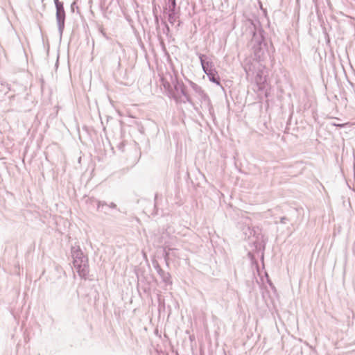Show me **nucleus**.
I'll list each match as a JSON object with an SVG mask.
<instances>
[{
	"label": "nucleus",
	"instance_id": "obj_25",
	"mask_svg": "<svg viewBox=\"0 0 355 355\" xmlns=\"http://www.w3.org/2000/svg\"><path fill=\"white\" fill-rule=\"evenodd\" d=\"M258 3H259V6L260 10H263L264 8H263V5H262L261 1H259Z\"/></svg>",
	"mask_w": 355,
	"mask_h": 355
},
{
	"label": "nucleus",
	"instance_id": "obj_28",
	"mask_svg": "<svg viewBox=\"0 0 355 355\" xmlns=\"http://www.w3.org/2000/svg\"><path fill=\"white\" fill-rule=\"evenodd\" d=\"M58 65V60H57L56 63H55V67H57Z\"/></svg>",
	"mask_w": 355,
	"mask_h": 355
},
{
	"label": "nucleus",
	"instance_id": "obj_11",
	"mask_svg": "<svg viewBox=\"0 0 355 355\" xmlns=\"http://www.w3.org/2000/svg\"><path fill=\"white\" fill-rule=\"evenodd\" d=\"M249 37L248 43H252L257 41H261L263 40L268 39V33L265 31L263 27H261L257 30L246 33Z\"/></svg>",
	"mask_w": 355,
	"mask_h": 355
},
{
	"label": "nucleus",
	"instance_id": "obj_17",
	"mask_svg": "<svg viewBox=\"0 0 355 355\" xmlns=\"http://www.w3.org/2000/svg\"><path fill=\"white\" fill-rule=\"evenodd\" d=\"M153 17H154V21H155V24L156 31L157 33L158 32L161 33V31H160V26H162L161 25V19H165V17H162L159 15H153Z\"/></svg>",
	"mask_w": 355,
	"mask_h": 355
},
{
	"label": "nucleus",
	"instance_id": "obj_14",
	"mask_svg": "<svg viewBox=\"0 0 355 355\" xmlns=\"http://www.w3.org/2000/svg\"><path fill=\"white\" fill-rule=\"evenodd\" d=\"M161 25L162 26V33L166 35L168 42L171 40H174V38H173L172 34L171 33L170 27L167 24L166 19H161Z\"/></svg>",
	"mask_w": 355,
	"mask_h": 355
},
{
	"label": "nucleus",
	"instance_id": "obj_15",
	"mask_svg": "<svg viewBox=\"0 0 355 355\" xmlns=\"http://www.w3.org/2000/svg\"><path fill=\"white\" fill-rule=\"evenodd\" d=\"M92 200L96 203L97 206V210L98 211L107 213V211L109 210L108 204L105 201H99L95 199H92Z\"/></svg>",
	"mask_w": 355,
	"mask_h": 355
},
{
	"label": "nucleus",
	"instance_id": "obj_3",
	"mask_svg": "<svg viewBox=\"0 0 355 355\" xmlns=\"http://www.w3.org/2000/svg\"><path fill=\"white\" fill-rule=\"evenodd\" d=\"M162 13L167 17L168 23L174 26L180 16V8L177 6L176 0H165Z\"/></svg>",
	"mask_w": 355,
	"mask_h": 355
},
{
	"label": "nucleus",
	"instance_id": "obj_4",
	"mask_svg": "<svg viewBox=\"0 0 355 355\" xmlns=\"http://www.w3.org/2000/svg\"><path fill=\"white\" fill-rule=\"evenodd\" d=\"M170 76L173 90L174 91V92H175V94L180 95L182 101H185V103L187 102L191 105L194 107V103L187 92V86L181 80H179L177 74L175 73L174 76H173L172 75H171Z\"/></svg>",
	"mask_w": 355,
	"mask_h": 355
},
{
	"label": "nucleus",
	"instance_id": "obj_27",
	"mask_svg": "<svg viewBox=\"0 0 355 355\" xmlns=\"http://www.w3.org/2000/svg\"><path fill=\"white\" fill-rule=\"evenodd\" d=\"M285 219V217H282L281 218V220H280V222H284V220Z\"/></svg>",
	"mask_w": 355,
	"mask_h": 355
},
{
	"label": "nucleus",
	"instance_id": "obj_16",
	"mask_svg": "<svg viewBox=\"0 0 355 355\" xmlns=\"http://www.w3.org/2000/svg\"><path fill=\"white\" fill-rule=\"evenodd\" d=\"M157 39H158V41H159V45H160V47L162 49V51L165 53V54H167L168 55V53L167 51V49H166V44H165V42H164V40L162 37V36L161 35V33L158 32L157 33Z\"/></svg>",
	"mask_w": 355,
	"mask_h": 355
},
{
	"label": "nucleus",
	"instance_id": "obj_22",
	"mask_svg": "<svg viewBox=\"0 0 355 355\" xmlns=\"http://www.w3.org/2000/svg\"><path fill=\"white\" fill-rule=\"evenodd\" d=\"M124 147H125V144H123V142H121L118 145L119 149L121 150V151L124 150Z\"/></svg>",
	"mask_w": 355,
	"mask_h": 355
},
{
	"label": "nucleus",
	"instance_id": "obj_12",
	"mask_svg": "<svg viewBox=\"0 0 355 355\" xmlns=\"http://www.w3.org/2000/svg\"><path fill=\"white\" fill-rule=\"evenodd\" d=\"M196 54L200 60V62L204 73L206 72L207 69L210 70L215 67L214 62L207 55L200 52H196Z\"/></svg>",
	"mask_w": 355,
	"mask_h": 355
},
{
	"label": "nucleus",
	"instance_id": "obj_24",
	"mask_svg": "<svg viewBox=\"0 0 355 355\" xmlns=\"http://www.w3.org/2000/svg\"><path fill=\"white\" fill-rule=\"evenodd\" d=\"M177 21H178V23H177V24L175 25V28H176L177 29H179V28L180 27V26H181V24H182V22L180 19H178Z\"/></svg>",
	"mask_w": 355,
	"mask_h": 355
},
{
	"label": "nucleus",
	"instance_id": "obj_18",
	"mask_svg": "<svg viewBox=\"0 0 355 355\" xmlns=\"http://www.w3.org/2000/svg\"><path fill=\"white\" fill-rule=\"evenodd\" d=\"M96 27L98 28V33H101L106 40H110L111 39L110 37L108 36V35L105 33V28H103V25L97 24Z\"/></svg>",
	"mask_w": 355,
	"mask_h": 355
},
{
	"label": "nucleus",
	"instance_id": "obj_21",
	"mask_svg": "<svg viewBox=\"0 0 355 355\" xmlns=\"http://www.w3.org/2000/svg\"><path fill=\"white\" fill-rule=\"evenodd\" d=\"M108 207H109V209H116V205L114 203V202H110V204H108Z\"/></svg>",
	"mask_w": 355,
	"mask_h": 355
},
{
	"label": "nucleus",
	"instance_id": "obj_10",
	"mask_svg": "<svg viewBox=\"0 0 355 355\" xmlns=\"http://www.w3.org/2000/svg\"><path fill=\"white\" fill-rule=\"evenodd\" d=\"M73 266L80 276L85 277L87 275L88 261L87 258L84 257H76L73 261Z\"/></svg>",
	"mask_w": 355,
	"mask_h": 355
},
{
	"label": "nucleus",
	"instance_id": "obj_8",
	"mask_svg": "<svg viewBox=\"0 0 355 355\" xmlns=\"http://www.w3.org/2000/svg\"><path fill=\"white\" fill-rule=\"evenodd\" d=\"M160 82L162 85L164 89L165 94L171 99H173L176 103H185V101H182L181 99V96L179 94H175V92L173 90L172 83L166 80L164 78H160Z\"/></svg>",
	"mask_w": 355,
	"mask_h": 355
},
{
	"label": "nucleus",
	"instance_id": "obj_7",
	"mask_svg": "<svg viewBox=\"0 0 355 355\" xmlns=\"http://www.w3.org/2000/svg\"><path fill=\"white\" fill-rule=\"evenodd\" d=\"M244 22L246 33H250L263 27L259 17L255 14H252L245 17Z\"/></svg>",
	"mask_w": 355,
	"mask_h": 355
},
{
	"label": "nucleus",
	"instance_id": "obj_2",
	"mask_svg": "<svg viewBox=\"0 0 355 355\" xmlns=\"http://www.w3.org/2000/svg\"><path fill=\"white\" fill-rule=\"evenodd\" d=\"M185 79L188 82L189 85L192 88V89L194 91V92L198 95V99L202 103V107H204L206 110H208L209 114L214 120L216 119L214 110L207 94L202 89V88L200 85H197L192 80H190L187 78Z\"/></svg>",
	"mask_w": 355,
	"mask_h": 355
},
{
	"label": "nucleus",
	"instance_id": "obj_20",
	"mask_svg": "<svg viewBox=\"0 0 355 355\" xmlns=\"http://www.w3.org/2000/svg\"><path fill=\"white\" fill-rule=\"evenodd\" d=\"M70 9H71V12H74L75 10H77V12H79L78 6L76 1L72 2V3L71 4V6H70Z\"/></svg>",
	"mask_w": 355,
	"mask_h": 355
},
{
	"label": "nucleus",
	"instance_id": "obj_1",
	"mask_svg": "<svg viewBox=\"0 0 355 355\" xmlns=\"http://www.w3.org/2000/svg\"><path fill=\"white\" fill-rule=\"evenodd\" d=\"M269 45L272 49V53L275 52V47L270 38L248 43V47L251 51L254 60L258 62L263 61L267 54L270 55Z\"/></svg>",
	"mask_w": 355,
	"mask_h": 355
},
{
	"label": "nucleus",
	"instance_id": "obj_13",
	"mask_svg": "<svg viewBox=\"0 0 355 355\" xmlns=\"http://www.w3.org/2000/svg\"><path fill=\"white\" fill-rule=\"evenodd\" d=\"M205 73L207 76L210 82L220 85L223 92H225L224 87L220 85V78L215 67L210 70L207 69Z\"/></svg>",
	"mask_w": 355,
	"mask_h": 355
},
{
	"label": "nucleus",
	"instance_id": "obj_9",
	"mask_svg": "<svg viewBox=\"0 0 355 355\" xmlns=\"http://www.w3.org/2000/svg\"><path fill=\"white\" fill-rule=\"evenodd\" d=\"M160 82L162 85L164 89L165 94L171 99H173L176 103H185V101H182L181 99V96L179 94H175V92L173 90L172 83L166 80L164 78H160Z\"/></svg>",
	"mask_w": 355,
	"mask_h": 355
},
{
	"label": "nucleus",
	"instance_id": "obj_29",
	"mask_svg": "<svg viewBox=\"0 0 355 355\" xmlns=\"http://www.w3.org/2000/svg\"><path fill=\"white\" fill-rule=\"evenodd\" d=\"M313 2H315V1H317V0H313Z\"/></svg>",
	"mask_w": 355,
	"mask_h": 355
},
{
	"label": "nucleus",
	"instance_id": "obj_26",
	"mask_svg": "<svg viewBox=\"0 0 355 355\" xmlns=\"http://www.w3.org/2000/svg\"><path fill=\"white\" fill-rule=\"evenodd\" d=\"M263 13V15L265 17H267V10L266 8L263 9V10H262Z\"/></svg>",
	"mask_w": 355,
	"mask_h": 355
},
{
	"label": "nucleus",
	"instance_id": "obj_6",
	"mask_svg": "<svg viewBox=\"0 0 355 355\" xmlns=\"http://www.w3.org/2000/svg\"><path fill=\"white\" fill-rule=\"evenodd\" d=\"M55 7V19L58 25V30L60 37H62L66 20V12L64 8V3L60 0H53Z\"/></svg>",
	"mask_w": 355,
	"mask_h": 355
},
{
	"label": "nucleus",
	"instance_id": "obj_19",
	"mask_svg": "<svg viewBox=\"0 0 355 355\" xmlns=\"http://www.w3.org/2000/svg\"><path fill=\"white\" fill-rule=\"evenodd\" d=\"M158 9H160L159 5H157L153 2V15H159L158 14Z\"/></svg>",
	"mask_w": 355,
	"mask_h": 355
},
{
	"label": "nucleus",
	"instance_id": "obj_23",
	"mask_svg": "<svg viewBox=\"0 0 355 355\" xmlns=\"http://www.w3.org/2000/svg\"><path fill=\"white\" fill-rule=\"evenodd\" d=\"M332 125H334L336 127H338V128H340L345 127V124L344 123H332Z\"/></svg>",
	"mask_w": 355,
	"mask_h": 355
},
{
	"label": "nucleus",
	"instance_id": "obj_5",
	"mask_svg": "<svg viewBox=\"0 0 355 355\" xmlns=\"http://www.w3.org/2000/svg\"><path fill=\"white\" fill-rule=\"evenodd\" d=\"M267 76L268 72L266 67L262 64H259L256 70L254 82L257 87V89L261 92H264L266 95L267 94L269 87Z\"/></svg>",
	"mask_w": 355,
	"mask_h": 355
}]
</instances>
